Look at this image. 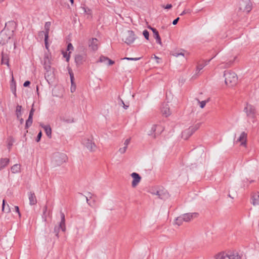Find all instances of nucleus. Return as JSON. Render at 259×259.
<instances>
[{
	"label": "nucleus",
	"instance_id": "nucleus-1",
	"mask_svg": "<svg viewBox=\"0 0 259 259\" xmlns=\"http://www.w3.org/2000/svg\"><path fill=\"white\" fill-rule=\"evenodd\" d=\"M67 160V155L62 153H56L53 154L52 159V164L55 166H59L65 162Z\"/></svg>",
	"mask_w": 259,
	"mask_h": 259
},
{
	"label": "nucleus",
	"instance_id": "nucleus-2",
	"mask_svg": "<svg viewBox=\"0 0 259 259\" xmlns=\"http://www.w3.org/2000/svg\"><path fill=\"white\" fill-rule=\"evenodd\" d=\"M224 76L225 77V81L227 85L233 86L236 84L237 80V75L230 71H225Z\"/></svg>",
	"mask_w": 259,
	"mask_h": 259
},
{
	"label": "nucleus",
	"instance_id": "nucleus-3",
	"mask_svg": "<svg viewBox=\"0 0 259 259\" xmlns=\"http://www.w3.org/2000/svg\"><path fill=\"white\" fill-rule=\"evenodd\" d=\"M12 31L4 29L0 32V45H4L11 39Z\"/></svg>",
	"mask_w": 259,
	"mask_h": 259
},
{
	"label": "nucleus",
	"instance_id": "nucleus-4",
	"mask_svg": "<svg viewBox=\"0 0 259 259\" xmlns=\"http://www.w3.org/2000/svg\"><path fill=\"white\" fill-rule=\"evenodd\" d=\"M200 124V123H198L194 126H192L184 131L182 133V137L185 140L188 139L190 136L199 128Z\"/></svg>",
	"mask_w": 259,
	"mask_h": 259
},
{
	"label": "nucleus",
	"instance_id": "nucleus-5",
	"mask_svg": "<svg viewBox=\"0 0 259 259\" xmlns=\"http://www.w3.org/2000/svg\"><path fill=\"white\" fill-rule=\"evenodd\" d=\"M239 9L240 11L249 13L251 10V4L249 0H242L239 2Z\"/></svg>",
	"mask_w": 259,
	"mask_h": 259
},
{
	"label": "nucleus",
	"instance_id": "nucleus-6",
	"mask_svg": "<svg viewBox=\"0 0 259 259\" xmlns=\"http://www.w3.org/2000/svg\"><path fill=\"white\" fill-rule=\"evenodd\" d=\"M244 111L246 113L248 118L254 119L256 117V110L255 107L250 105L247 104L246 107L244 109Z\"/></svg>",
	"mask_w": 259,
	"mask_h": 259
},
{
	"label": "nucleus",
	"instance_id": "nucleus-7",
	"mask_svg": "<svg viewBox=\"0 0 259 259\" xmlns=\"http://www.w3.org/2000/svg\"><path fill=\"white\" fill-rule=\"evenodd\" d=\"M163 131V128L159 125L154 124L152 126L150 131L148 133V135L152 136L153 138H156L157 136L160 135Z\"/></svg>",
	"mask_w": 259,
	"mask_h": 259
},
{
	"label": "nucleus",
	"instance_id": "nucleus-8",
	"mask_svg": "<svg viewBox=\"0 0 259 259\" xmlns=\"http://www.w3.org/2000/svg\"><path fill=\"white\" fill-rule=\"evenodd\" d=\"M151 193L154 195H156L158 198L161 199H165L168 196L167 191L163 188L152 190Z\"/></svg>",
	"mask_w": 259,
	"mask_h": 259
},
{
	"label": "nucleus",
	"instance_id": "nucleus-9",
	"mask_svg": "<svg viewBox=\"0 0 259 259\" xmlns=\"http://www.w3.org/2000/svg\"><path fill=\"white\" fill-rule=\"evenodd\" d=\"M83 144L90 151H94L96 149V146L92 140L85 139L83 141Z\"/></svg>",
	"mask_w": 259,
	"mask_h": 259
},
{
	"label": "nucleus",
	"instance_id": "nucleus-10",
	"mask_svg": "<svg viewBox=\"0 0 259 259\" xmlns=\"http://www.w3.org/2000/svg\"><path fill=\"white\" fill-rule=\"evenodd\" d=\"M87 54L85 53L82 54H77L75 56V61L77 65L82 64L86 61Z\"/></svg>",
	"mask_w": 259,
	"mask_h": 259
},
{
	"label": "nucleus",
	"instance_id": "nucleus-11",
	"mask_svg": "<svg viewBox=\"0 0 259 259\" xmlns=\"http://www.w3.org/2000/svg\"><path fill=\"white\" fill-rule=\"evenodd\" d=\"M58 118L61 121L64 123H71L74 122V118L69 115L61 114Z\"/></svg>",
	"mask_w": 259,
	"mask_h": 259
},
{
	"label": "nucleus",
	"instance_id": "nucleus-12",
	"mask_svg": "<svg viewBox=\"0 0 259 259\" xmlns=\"http://www.w3.org/2000/svg\"><path fill=\"white\" fill-rule=\"evenodd\" d=\"M131 177L133 179V180L132 183V186L133 187L135 188L140 183V182L141 180V177L138 174H137L136 172H133L131 174Z\"/></svg>",
	"mask_w": 259,
	"mask_h": 259
},
{
	"label": "nucleus",
	"instance_id": "nucleus-13",
	"mask_svg": "<svg viewBox=\"0 0 259 259\" xmlns=\"http://www.w3.org/2000/svg\"><path fill=\"white\" fill-rule=\"evenodd\" d=\"M99 40L96 38H93L89 41V46L93 51L97 50L98 48Z\"/></svg>",
	"mask_w": 259,
	"mask_h": 259
},
{
	"label": "nucleus",
	"instance_id": "nucleus-14",
	"mask_svg": "<svg viewBox=\"0 0 259 259\" xmlns=\"http://www.w3.org/2000/svg\"><path fill=\"white\" fill-rule=\"evenodd\" d=\"M197 213H187L181 215L184 222H188L190 221L193 218L197 217Z\"/></svg>",
	"mask_w": 259,
	"mask_h": 259
},
{
	"label": "nucleus",
	"instance_id": "nucleus-15",
	"mask_svg": "<svg viewBox=\"0 0 259 259\" xmlns=\"http://www.w3.org/2000/svg\"><path fill=\"white\" fill-rule=\"evenodd\" d=\"M42 62L45 69H51L50 57L48 54L46 53L45 54Z\"/></svg>",
	"mask_w": 259,
	"mask_h": 259
},
{
	"label": "nucleus",
	"instance_id": "nucleus-16",
	"mask_svg": "<svg viewBox=\"0 0 259 259\" xmlns=\"http://www.w3.org/2000/svg\"><path fill=\"white\" fill-rule=\"evenodd\" d=\"M247 140V134L243 132L241 133L240 137L236 141V143L240 142V145L242 146H246Z\"/></svg>",
	"mask_w": 259,
	"mask_h": 259
},
{
	"label": "nucleus",
	"instance_id": "nucleus-17",
	"mask_svg": "<svg viewBox=\"0 0 259 259\" xmlns=\"http://www.w3.org/2000/svg\"><path fill=\"white\" fill-rule=\"evenodd\" d=\"M135 40V34L133 31H128L127 36L125 38V42L127 44H132Z\"/></svg>",
	"mask_w": 259,
	"mask_h": 259
},
{
	"label": "nucleus",
	"instance_id": "nucleus-18",
	"mask_svg": "<svg viewBox=\"0 0 259 259\" xmlns=\"http://www.w3.org/2000/svg\"><path fill=\"white\" fill-rule=\"evenodd\" d=\"M161 110L162 114L165 117L168 116L171 114L169 110V107L167 104H163Z\"/></svg>",
	"mask_w": 259,
	"mask_h": 259
},
{
	"label": "nucleus",
	"instance_id": "nucleus-19",
	"mask_svg": "<svg viewBox=\"0 0 259 259\" xmlns=\"http://www.w3.org/2000/svg\"><path fill=\"white\" fill-rule=\"evenodd\" d=\"M150 28L152 30L153 33L154 37L156 39L157 43L161 45V38L159 35L158 31L156 30V28L151 27H150Z\"/></svg>",
	"mask_w": 259,
	"mask_h": 259
},
{
	"label": "nucleus",
	"instance_id": "nucleus-20",
	"mask_svg": "<svg viewBox=\"0 0 259 259\" xmlns=\"http://www.w3.org/2000/svg\"><path fill=\"white\" fill-rule=\"evenodd\" d=\"M251 203L253 205H259V193L253 194L251 196Z\"/></svg>",
	"mask_w": 259,
	"mask_h": 259
},
{
	"label": "nucleus",
	"instance_id": "nucleus-21",
	"mask_svg": "<svg viewBox=\"0 0 259 259\" xmlns=\"http://www.w3.org/2000/svg\"><path fill=\"white\" fill-rule=\"evenodd\" d=\"M61 220L60 222L59 226H58L59 228H60V229L62 230V231L64 232L66 230L65 227V215L63 212H61Z\"/></svg>",
	"mask_w": 259,
	"mask_h": 259
},
{
	"label": "nucleus",
	"instance_id": "nucleus-22",
	"mask_svg": "<svg viewBox=\"0 0 259 259\" xmlns=\"http://www.w3.org/2000/svg\"><path fill=\"white\" fill-rule=\"evenodd\" d=\"M45 70L46 72L45 73V77L46 79L49 82V80H51L53 79L54 74L53 72L51 70V69Z\"/></svg>",
	"mask_w": 259,
	"mask_h": 259
},
{
	"label": "nucleus",
	"instance_id": "nucleus-23",
	"mask_svg": "<svg viewBox=\"0 0 259 259\" xmlns=\"http://www.w3.org/2000/svg\"><path fill=\"white\" fill-rule=\"evenodd\" d=\"M41 126L45 130L46 135L49 138H51L52 136V129L49 125L40 124Z\"/></svg>",
	"mask_w": 259,
	"mask_h": 259
},
{
	"label": "nucleus",
	"instance_id": "nucleus-24",
	"mask_svg": "<svg viewBox=\"0 0 259 259\" xmlns=\"http://www.w3.org/2000/svg\"><path fill=\"white\" fill-rule=\"evenodd\" d=\"M29 204L30 205H34L36 203L37 200L34 193L30 192L29 195Z\"/></svg>",
	"mask_w": 259,
	"mask_h": 259
},
{
	"label": "nucleus",
	"instance_id": "nucleus-25",
	"mask_svg": "<svg viewBox=\"0 0 259 259\" xmlns=\"http://www.w3.org/2000/svg\"><path fill=\"white\" fill-rule=\"evenodd\" d=\"M9 163V159L1 158L0 159V170L5 168Z\"/></svg>",
	"mask_w": 259,
	"mask_h": 259
},
{
	"label": "nucleus",
	"instance_id": "nucleus-26",
	"mask_svg": "<svg viewBox=\"0 0 259 259\" xmlns=\"http://www.w3.org/2000/svg\"><path fill=\"white\" fill-rule=\"evenodd\" d=\"M2 64H6L8 66L9 65L8 56L3 52L2 53Z\"/></svg>",
	"mask_w": 259,
	"mask_h": 259
},
{
	"label": "nucleus",
	"instance_id": "nucleus-27",
	"mask_svg": "<svg viewBox=\"0 0 259 259\" xmlns=\"http://www.w3.org/2000/svg\"><path fill=\"white\" fill-rule=\"evenodd\" d=\"M11 171L13 173H17L20 171V165L16 164L11 167Z\"/></svg>",
	"mask_w": 259,
	"mask_h": 259
},
{
	"label": "nucleus",
	"instance_id": "nucleus-28",
	"mask_svg": "<svg viewBox=\"0 0 259 259\" xmlns=\"http://www.w3.org/2000/svg\"><path fill=\"white\" fill-rule=\"evenodd\" d=\"M48 207L47 205H45L43 207V213H42V218L44 219L45 221H47V216L49 215V212L47 211Z\"/></svg>",
	"mask_w": 259,
	"mask_h": 259
},
{
	"label": "nucleus",
	"instance_id": "nucleus-29",
	"mask_svg": "<svg viewBox=\"0 0 259 259\" xmlns=\"http://www.w3.org/2000/svg\"><path fill=\"white\" fill-rule=\"evenodd\" d=\"M32 118H33L32 116L29 115L28 118L26 120V123H25V128H28L32 125V121H33Z\"/></svg>",
	"mask_w": 259,
	"mask_h": 259
},
{
	"label": "nucleus",
	"instance_id": "nucleus-30",
	"mask_svg": "<svg viewBox=\"0 0 259 259\" xmlns=\"http://www.w3.org/2000/svg\"><path fill=\"white\" fill-rule=\"evenodd\" d=\"M51 26V23L49 22H47L46 23L45 25V32L42 31L41 33H44L45 34V35L47 34H48V36H49V33L50 30V27Z\"/></svg>",
	"mask_w": 259,
	"mask_h": 259
},
{
	"label": "nucleus",
	"instance_id": "nucleus-31",
	"mask_svg": "<svg viewBox=\"0 0 259 259\" xmlns=\"http://www.w3.org/2000/svg\"><path fill=\"white\" fill-rule=\"evenodd\" d=\"M22 106L17 105L16 108V114L17 118H19L21 116Z\"/></svg>",
	"mask_w": 259,
	"mask_h": 259
},
{
	"label": "nucleus",
	"instance_id": "nucleus-32",
	"mask_svg": "<svg viewBox=\"0 0 259 259\" xmlns=\"http://www.w3.org/2000/svg\"><path fill=\"white\" fill-rule=\"evenodd\" d=\"M5 201L3 200V205H2V211H5L7 213H9L10 212V208L9 204H7V207H5Z\"/></svg>",
	"mask_w": 259,
	"mask_h": 259
},
{
	"label": "nucleus",
	"instance_id": "nucleus-33",
	"mask_svg": "<svg viewBox=\"0 0 259 259\" xmlns=\"http://www.w3.org/2000/svg\"><path fill=\"white\" fill-rule=\"evenodd\" d=\"M229 259H241V256L239 255L238 253H233V254L228 256Z\"/></svg>",
	"mask_w": 259,
	"mask_h": 259
},
{
	"label": "nucleus",
	"instance_id": "nucleus-34",
	"mask_svg": "<svg viewBox=\"0 0 259 259\" xmlns=\"http://www.w3.org/2000/svg\"><path fill=\"white\" fill-rule=\"evenodd\" d=\"M108 58L107 57H105L104 56H100L98 62H101V63H107V62L108 61Z\"/></svg>",
	"mask_w": 259,
	"mask_h": 259
},
{
	"label": "nucleus",
	"instance_id": "nucleus-35",
	"mask_svg": "<svg viewBox=\"0 0 259 259\" xmlns=\"http://www.w3.org/2000/svg\"><path fill=\"white\" fill-rule=\"evenodd\" d=\"M183 222H184V221H183V219H182L181 215L178 217L175 220L176 224L179 226L182 225Z\"/></svg>",
	"mask_w": 259,
	"mask_h": 259
},
{
	"label": "nucleus",
	"instance_id": "nucleus-36",
	"mask_svg": "<svg viewBox=\"0 0 259 259\" xmlns=\"http://www.w3.org/2000/svg\"><path fill=\"white\" fill-rule=\"evenodd\" d=\"M8 148L10 149L14 142V139L12 137H10L8 139Z\"/></svg>",
	"mask_w": 259,
	"mask_h": 259
},
{
	"label": "nucleus",
	"instance_id": "nucleus-37",
	"mask_svg": "<svg viewBox=\"0 0 259 259\" xmlns=\"http://www.w3.org/2000/svg\"><path fill=\"white\" fill-rule=\"evenodd\" d=\"M206 65V64H199L197 65V68H196V72L197 73L202 70L203 67Z\"/></svg>",
	"mask_w": 259,
	"mask_h": 259
},
{
	"label": "nucleus",
	"instance_id": "nucleus-38",
	"mask_svg": "<svg viewBox=\"0 0 259 259\" xmlns=\"http://www.w3.org/2000/svg\"><path fill=\"white\" fill-rule=\"evenodd\" d=\"M143 34L147 40L149 39V33L147 30H144L143 31Z\"/></svg>",
	"mask_w": 259,
	"mask_h": 259
},
{
	"label": "nucleus",
	"instance_id": "nucleus-39",
	"mask_svg": "<svg viewBox=\"0 0 259 259\" xmlns=\"http://www.w3.org/2000/svg\"><path fill=\"white\" fill-rule=\"evenodd\" d=\"M49 36H48V34L47 33L45 36V47L47 49H49V45H48V40Z\"/></svg>",
	"mask_w": 259,
	"mask_h": 259
},
{
	"label": "nucleus",
	"instance_id": "nucleus-40",
	"mask_svg": "<svg viewBox=\"0 0 259 259\" xmlns=\"http://www.w3.org/2000/svg\"><path fill=\"white\" fill-rule=\"evenodd\" d=\"M208 101V100H206V101H201V102L199 101V104H200V107L201 108H203L205 107V105H206V103H207Z\"/></svg>",
	"mask_w": 259,
	"mask_h": 259
},
{
	"label": "nucleus",
	"instance_id": "nucleus-41",
	"mask_svg": "<svg viewBox=\"0 0 259 259\" xmlns=\"http://www.w3.org/2000/svg\"><path fill=\"white\" fill-rule=\"evenodd\" d=\"M127 147L124 146L122 148H120L119 149V152L121 153V154H123L125 152L126 149H127Z\"/></svg>",
	"mask_w": 259,
	"mask_h": 259
},
{
	"label": "nucleus",
	"instance_id": "nucleus-42",
	"mask_svg": "<svg viewBox=\"0 0 259 259\" xmlns=\"http://www.w3.org/2000/svg\"><path fill=\"white\" fill-rule=\"evenodd\" d=\"M60 228H59V227H55V228H54V232L56 233V236L58 237L59 236H58V234H59V229Z\"/></svg>",
	"mask_w": 259,
	"mask_h": 259
},
{
	"label": "nucleus",
	"instance_id": "nucleus-43",
	"mask_svg": "<svg viewBox=\"0 0 259 259\" xmlns=\"http://www.w3.org/2000/svg\"><path fill=\"white\" fill-rule=\"evenodd\" d=\"M140 59V58H129V57H125L123 58L122 59H125L127 60H134L137 61Z\"/></svg>",
	"mask_w": 259,
	"mask_h": 259
},
{
	"label": "nucleus",
	"instance_id": "nucleus-44",
	"mask_svg": "<svg viewBox=\"0 0 259 259\" xmlns=\"http://www.w3.org/2000/svg\"><path fill=\"white\" fill-rule=\"evenodd\" d=\"M75 90H76V85L74 84V83L73 82V84H71V89H70L71 92V93L74 92Z\"/></svg>",
	"mask_w": 259,
	"mask_h": 259
},
{
	"label": "nucleus",
	"instance_id": "nucleus-45",
	"mask_svg": "<svg viewBox=\"0 0 259 259\" xmlns=\"http://www.w3.org/2000/svg\"><path fill=\"white\" fill-rule=\"evenodd\" d=\"M41 136H42V133H41V132H40L38 134V135H37V138H36V141L37 142H38L40 141V139H41Z\"/></svg>",
	"mask_w": 259,
	"mask_h": 259
},
{
	"label": "nucleus",
	"instance_id": "nucleus-46",
	"mask_svg": "<svg viewBox=\"0 0 259 259\" xmlns=\"http://www.w3.org/2000/svg\"><path fill=\"white\" fill-rule=\"evenodd\" d=\"M120 99V101L121 102V105H122V106L125 109H127V108L128 107V105H125L124 103V102L123 101V100L121 99Z\"/></svg>",
	"mask_w": 259,
	"mask_h": 259
},
{
	"label": "nucleus",
	"instance_id": "nucleus-47",
	"mask_svg": "<svg viewBox=\"0 0 259 259\" xmlns=\"http://www.w3.org/2000/svg\"><path fill=\"white\" fill-rule=\"evenodd\" d=\"M33 106H34V104H33L32 105V108H31V110L30 111L29 114V115H31V116H33L34 112L35 111V110H34V109L33 108Z\"/></svg>",
	"mask_w": 259,
	"mask_h": 259
},
{
	"label": "nucleus",
	"instance_id": "nucleus-48",
	"mask_svg": "<svg viewBox=\"0 0 259 259\" xmlns=\"http://www.w3.org/2000/svg\"><path fill=\"white\" fill-rule=\"evenodd\" d=\"M114 61L111 60L109 58H108V61L106 64H107L108 65H112L114 64Z\"/></svg>",
	"mask_w": 259,
	"mask_h": 259
},
{
	"label": "nucleus",
	"instance_id": "nucleus-49",
	"mask_svg": "<svg viewBox=\"0 0 259 259\" xmlns=\"http://www.w3.org/2000/svg\"><path fill=\"white\" fill-rule=\"evenodd\" d=\"M73 50V47L71 43H69L67 46V51H72Z\"/></svg>",
	"mask_w": 259,
	"mask_h": 259
},
{
	"label": "nucleus",
	"instance_id": "nucleus-50",
	"mask_svg": "<svg viewBox=\"0 0 259 259\" xmlns=\"http://www.w3.org/2000/svg\"><path fill=\"white\" fill-rule=\"evenodd\" d=\"M82 9H83L84 13H87V14H91L90 9L84 7H83Z\"/></svg>",
	"mask_w": 259,
	"mask_h": 259
},
{
	"label": "nucleus",
	"instance_id": "nucleus-51",
	"mask_svg": "<svg viewBox=\"0 0 259 259\" xmlns=\"http://www.w3.org/2000/svg\"><path fill=\"white\" fill-rule=\"evenodd\" d=\"M130 139H127L124 143V145L127 147L128 145L130 144Z\"/></svg>",
	"mask_w": 259,
	"mask_h": 259
},
{
	"label": "nucleus",
	"instance_id": "nucleus-52",
	"mask_svg": "<svg viewBox=\"0 0 259 259\" xmlns=\"http://www.w3.org/2000/svg\"><path fill=\"white\" fill-rule=\"evenodd\" d=\"M69 74L70 76L71 84H73V82H73V79H74L73 74L72 72H69Z\"/></svg>",
	"mask_w": 259,
	"mask_h": 259
},
{
	"label": "nucleus",
	"instance_id": "nucleus-53",
	"mask_svg": "<svg viewBox=\"0 0 259 259\" xmlns=\"http://www.w3.org/2000/svg\"><path fill=\"white\" fill-rule=\"evenodd\" d=\"M190 11L189 10H185L184 11H183L182 13L180 14L181 16H182V15H184L188 13H190Z\"/></svg>",
	"mask_w": 259,
	"mask_h": 259
},
{
	"label": "nucleus",
	"instance_id": "nucleus-54",
	"mask_svg": "<svg viewBox=\"0 0 259 259\" xmlns=\"http://www.w3.org/2000/svg\"><path fill=\"white\" fill-rule=\"evenodd\" d=\"M15 209L16 212H17L18 213L19 216L20 217L21 214H20V212L19 211V207L18 206H15Z\"/></svg>",
	"mask_w": 259,
	"mask_h": 259
},
{
	"label": "nucleus",
	"instance_id": "nucleus-55",
	"mask_svg": "<svg viewBox=\"0 0 259 259\" xmlns=\"http://www.w3.org/2000/svg\"><path fill=\"white\" fill-rule=\"evenodd\" d=\"M163 7L164 8V9H170L172 8V5L171 4H167L165 6H163Z\"/></svg>",
	"mask_w": 259,
	"mask_h": 259
},
{
	"label": "nucleus",
	"instance_id": "nucleus-56",
	"mask_svg": "<svg viewBox=\"0 0 259 259\" xmlns=\"http://www.w3.org/2000/svg\"><path fill=\"white\" fill-rule=\"evenodd\" d=\"M30 84V82L28 80L27 81H26L24 84H23V86L25 87H27L28 86H29Z\"/></svg>",
	"mask_w": 259,
	"mask_h": 259
},
{
	"label": "nucleus",
	"instance_id": "nucleus-57",
	"mask_svg": "<svg viewBox=\"0 0 259 259\" xmlns=\"http://www.w3.org/2000/svg\"><path fill=\"white\" fill-rule=\"evenodd\" d=\"M179 17H178L176 19H175L172 22L173 25H176L178 23V21L179 20Z\"/></svg>",
	"mask_w": 259,
	"mask_h": 259
},
{
	"label": "nucleus",
	"instance_id": "nucleus-58",
	"mask_svg": "<svg viewBox=\"0 0 259 259\" xmlns=\"http://www.w3.org/2000/svg\"><path fill=\"white\" fill-rule=\"evenodd\" d=\"M63 56L64 57L66 58V60L67 61H68L69 60V55H68V56L67 55V53L65 52V53H63Z\"/></svg>",
	"mask_w": 259,
	"mask_h": 259
},
{
	"label": "nucleus",
	"instance_id": "nucleus-59",
	"mask_svg": "<svg viewBox=\"0 0 259 259\" xmlns=\"http://www.w3.org/2000/svg\"><path fill=\"white\" fill-rule=\"evenodd\" d=\"M232 63L231 62H229V63H227L226 64H225V67H229L231 66V64Z\"/></svg>",
	"mask_w": 259,
	"mask_h": 259
},
{
	"label": "nucleus",
	"instance_id": "nucleus-60",
	"mask_svg": "<svg viewBox=\"0 0 259 259\" xmlns=\"http://www.w3.org/2000/svg\"><path fill=\"white\" fill-rule=\"evenodd\" d=\"M172 55L176 57H178L179 56V53L178 52H175L172 54Z\"/></svg>",
	"mask_w": 259,
	"mask_h": 259
},
{
	"label": "nucleus",
	"instance_id": "nucleus-61",
	"mask_svg": "<svg viewBox=\"0 0 259 259\" xmlns=\"http://www.w3.org/2000/svg\"><path fill=\"white\" fill-rule=\"evenodd\" d=\"M154 58L156 60L157 63H159V60H160V58L159 57H158L157 56H155Z\"/></svg>",
	"mask_w": 259,
	"mask_h": 259
},
{
	"label": "nucleus",
	"instance_id": "nucleus-62",
	"mask_svg": "<svg viewBox=\"0 0 259 259\" xmlns=\"http://www.w3.org/2000/svg\"><path fill=\"white\" fill-rule=\"evenodd\" d=\"M20 123H21V124L23 123V122H24L23 119V118H21L20 119Z\"/></svg>",
	"mask_w": 259,
	"mask_h": 259
},
{
	"label": "nucleus",
	"instance_id": "nucleus-63",
	"mask_svg": "<svg viewBox=\"0 0 259 259\" xmlns=\"http://www.w3.org/2000/svg\"><path fill=\"white\" fill-rule=\"evenodd\" d=\"M89 197H90V198H91V196H87L86 197V200H87V202L88 203V201H89Z\"/></svg>",
	"mask_w": 259,
	"mask_h": 259
},
{
	"label": "nucleus",
	"instance_id": "nucleus-64",
	"mask_svg": "<svg viewBox=\"0 0 259 259\" xmlns=\"http://www.w3.org/2000/svg\"><path fill=\"white\" fill-rule=\"evenodd\" d=\"M179 56L181 55V56H184V54L182 52L179 53Z\"/></svg>",
	"mask_w": 259,
	"mask_h": 259
}]
</instances>
